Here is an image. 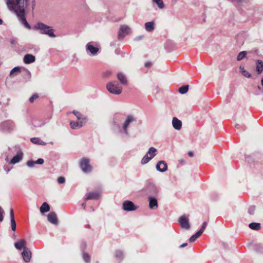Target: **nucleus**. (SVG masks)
Returning a JSON list of instances; mask_svg holds the SVG:
<instances>
[{"mask_svg": "<svg viewBox=\"0 0 263 263\" xmlns=\"http://www.w3.org/2000/svg\"><path fill=\"white\" fill-rule=\"evenodd\" d=\"M4 211L0 206V222L3 221V219H4Z\"/></svg>", "mask_w": 263, "mask_h": 263, "instance_id": "42", "label": "nucleus"}, {"mask_svg": "<svg viewBox=\"0 0 263 263\" xmlns=\"http://www.w3.org/2000/svg\"><path fill=\"white\" fill-rule=\"evenodd\" d=\"M10 219H11V229L12 231H15L16 230V222L14 219V215L13 213V209L10 210Z\"/></svg>", "mask_w": 263, "mask_h": 263, "instance_id": "25", "label": "nucleus"}, {"mask_svg": "<svg viewBox=\"0 0 263 263\" xmlns=\"http://www.w3.org/2000/svg\"><path fill=\"white\" fill-rule=\"evenodd\" d=\"M142 37H143L142 36H138V37H137L136 38V39H137V40H139L141 39L142 38Z\"/></svg>", "mask_w": 263, "mask_h": 263, "instance_id": "50", "label": "nucleus"}, {"mask_svg": "<svg viewBox=\"0 0 263 263\" xmlns=\"http://www.w3.org/2000/svg\"><path fill=\"white\" fill-rule=\"evenodd\" d=\"M201 232H197L195 234L192 235L190 238V241L192 242L195 241L196 239H197L201 235Z\"/></svg>", "mask_w": 263, "mask_h": 263, "instance_id": "35", "label": "nucleus"}, {"mask_svg": "<svg viewBox=\"0 0 263 263\" xmlns=\"http://www.w3.org/2000/svg\"><path fill=\"white\" fill-rule=\"evenodd\" d=\"M26 241L24 239H21L16 242L14 243V246L16 249L17 250H21L22 249L24 250V248H27L26 246Z\"/></svg>", "mask_w": 263, "mask_h": 263, "instance_id": "18", "label": "nucleus"}, {"mask_svg": "<svg viewBox=\"0 0 263 263\" xmlns=\"http://www.w3.org/2000/svg\"><path fill=\"white\" fill-rule=\"evenodd\" d=\"M123 253L121 250H117L115 252V257L117 259L121 260L123 258Z\"/></svg>", "mask_w": 263, "mask_h": 263, "instance_id": "34", "label": "nucleus"}, {"mask_svg": "<svg viewBox=\"0 0 263 263\" xmlns=\"http://www.w3.org/2000/svg\"><path fill=\"white\" fill-rule=\"evenodd\" d=\"M20 72L21 68L19 67H15L11 70L9 76L12 78L17 76Z\"/></svg>", "mask_w": 263, "mask_h": 263, "instance_id": "27", "label": "nucleus"}, {"mask_svg": "<svg viewBox=\"0 0 263 263\" xmlns=\"http://www.w3.org/2000/svg\"><path fill=\"white\" fill-rule=\"evenodd\" d=\"M158 197H149V208L151 210L156 209L158 206L157 198Z\"/></svg>", "mask_w": 263, "mask_h": 263, "instance_id": "14", "label": "nucleus"}, {"mask_svg": "<svg viewBox=\"0 0 263 263\" xmlns=\"http://www.w3.org/2000/svg\"><path fill=\"white\" fill-rule=\"evenodd\" d=\"M100 194L98 192H90L87 194L85 200L97 199L100 197Z\"/></svg>", "mask_w": 263, "mask_h": 263, "instance_id": "22", "label": "nucleus"}, {"mask_svg": "<svg viewBox=\"0 0 263 263\" xmlns=\"http://www.w3.org/2000/svg\"><path fill=\"white\" fill-rule=\"evenodd\" d=\"M238 2H241L242 0H236Z\"/></svg>", "mask_w": 263, "mask_h": 263, "instance_id": "56", "label": "nucleus"}, {"mask_svg": "<svg viewBox=\"0 0 263 263\" xmlns=\"http://www.w3.org/2000/svg\"><path fill=\"white\" fill-rule=\"evenodd\" d=\"M110 74H111V72L110 71H106V72H105V75L106 77H108Z\"/></svg>", "mask_w": 263, "mask_h": 263, "instance_id": "47", "label": "nucleus"}, {"mask_svg": "<svg viewBox=\"0 0 263 263\" xmlns=\"http://www.w3.org/2000/svg\"><path fill=\"white\" fill-rule=\"evenodd\" d=\"M130 32L131 29L129 26L126 25H122L120 26L119 30L118 37L119 40H122L126 35L129 34Z\"/></svg>", "mask_w": 263, "mask_h": 263, "instance_id": "8", "label": "nucleus"}, {"mask_svg": "<svg viewBox=\"0 0 263 263\" xmlns=\"http://www.w3.org/2000/svg\"><path fill=\"white\" fill-rule=\"evenodd\" d=\"M137 206L130 201H125L123 203V209L126 211H135L137 209Z\"/></svg>", "mask_w": 263, "mask_h": 263, "instance_id": "10", "label": "nucleus"}, {"mask_svg": "<svg viewBox=\"0 0 263 263\" xmlns=\"http://www.w3.org/2000/svg\"><path fill=\"white\" fill-rule=\"evenodd\" d=\"M239 125H238V124H237V125H235V127H236V128H239Z\"/></svg>", "mask_w": 263, "mask_h": 263, "instance_id": "52", "label": "nucleus"}, {"mask_svg": "<svg viewBox=\"0 0 263 263\" xmlns=\"http://www.w3.org/2000/svg\"><path fill=\"white\" fill-rule=\"evenodd\" d=\"M47 220L48 221L52 224H58V220L57 218V216L56 214L53 212H50L48 214L47 216Z\"/></svg>", "mask_w": 263, "mask_h": 263, "instance_id": "17", "label": "nucleus"}, {"mask_svg": "<svg viewBox=\"0 0 263 263\" xmlns=\"http://www.w3.org/2000/svg\"><path fill=\"white\" fill-rule=\"evenodd\" d=\"M108 91L114 95H120L122 91V87L116 82H109L106 85Z\"/></svg>", "mask_w": 263, "mask_h": 263, "instance_id": "3", "label": "nucleus"}, {"mask_svg": "<svg viewBox=\"0 0 263 263\" xmlns=\"http://www.w3.org/2000/svg\"><path fill=\"white\" fill-rule=\"evenodd\" d=\"M85 205H86V203H83L82 204V206L83 207H84V208H85Z\"/></svg>", "mask_w": 263, "mask_h": 263, "instance_id": "51", "label": "nucleus"}, {"mask_svg": "<svg viewBox=\"0 0 263 263\" xmlns=\"http://www.w3.org/2000/svg\"><path fill=\"white\" fill-rule=\"evenodd\" d=\"M117 78L122 85H127V80L125 76L123 73L122 72H119L117 74Z\"/></svg>", "mask_w": 263, "mask_h": 263, "instance_id": "23", "label": "nucleus"}, {"mask_svg": "<svg viewBox=\"0 0 263 263\" xmlns=\"http://www.w3.org/2000/svg\"><path fill=\"white\" fill-rule=\"evenodd\" d=\"M178 222L180 227L184 229L189 230L190 229V224L189 223V218L188 217L182 215L178 219Z\"/></svg>", "mask_w": 263, "mask_h": 263, "instance_id": "9", "label": "nucleus"}, {"mask_svg": "<svg viewBox=\"0 0 263 263\" xmlns=\"http://www.w3.org/2000/svg\"><path fill=\"white\" fill-rule=\"evenodd\" d=\"M39 97V96L37 93L33 94L30 98H29V101L30 103H32L34 100L36 99H37Z\"/></svg>", "mask_w": 263, "mask_h": 263, "instance_id": "40", "label": "nucleus"}, {"mask_svg": "<svg viewBox=\"0 0 263 263\" xmlns=\"http://www.w3.org/2000/svg\"><path fill=\"white\" fill-rule=\"evenodd\" d=\"M172 125L175 129L180 130L182 127V122L177 118L174 117L172 120Z\"/></svg>", "mask_w": 263, "mask_h": 263, "instance_id": "20", "label": "nucleus"}, {"mask_svg": "<svg viewBox=\"0 0 263 263\" xmlns=\"http://www.w3.org/2000/svg\"><path fill=\"white\" fill-rule=\"evenodd\" d=\"M256 70L258 74L263 72V62L261 60H257L256 61Z\"/></svg>", "mask_w": 263, "mask_h": 263, "instance_id": "21", "label": "nucleus"}, {"mask_svg": "<svg viewBox=\"0 0 263 263\" xmlns=\"http://www.w3.org/2000/svg\"><path fill=\"white\" fill-rule=\"evenodd\" d=\"M3 23V21L2 19L0 18V24H2Z\"/></svg>", "mask_w": 263, "mask_h": 263, "instance_id": "53", "label": "nucleus"}, {"mask_svg": "<svg viewBox=\"0 0 263 263\" xmlns=\"http://www.w3.org/2000/svg\"><path fill=\"white\" fill-rule=\"evenodd\" d=\"M9 171V169H6V172H7V173H8Z\"/></svg>", "mask_w": 263, "mask_h": 263, "instance_id": "55", "label": "nucleus"}, {"mask_svg": "<svg viewBox=\"0 0 263 263\" xmlns=\"http://www.w3.org/2000/svg\"><path fill=\"white\" fill-rule=\"evenodd\" d=\"M58 182L59 184H63L65 182V179L64 177H60L58 179Z\"/></svg>", "mask_w": 263, "mask_h": 263, "instance_id": "44", "label": "nucleus"}, {"mask_svg": "<svg viewBox=\"0 0 263 263\" xmlns=\"http://www.w3.org/2000/svg\"><path fill=\"white\" fill-rule=\"evenodd\" d=\"M23 158V153L18 152L15 156H14L11 160V163L15 164L22 160Z\"/></svg>", "mask_w": 263, "mask_h": 263, "instance_id": "24", "label": "nucleus"}, {"mask_svg": "<svg viewBox=\"0 0 263 263\" xmlns=\"http://www.w3.org/2000/svg\"><path fill=\"white\" fill-rule=\"evenodd\" d=\"M34 29L40 31L41 33L48 35L50 37H54L55 36L54 34L53 29H52L49 26L42 23H37L34 26Z\"/></svg>", "mask_w": 263, "mask_h": 263, "instance_id": "2", "label": "nucleus"}, {"mask_svg": "<svg viewBox=\"0 0 263 263\" xmlns=\"http://www.w3.org/2000/svg\"><path fill=\"white\" fill-rule=\"evenodd\" d=\"M83 260L86 262H89L90 261V256L86 253H83Z\"/></svg>", "mask_w": 263, "mask_h": 263, "instance_id": "38", "label": "nucleus"}, {"mask_svg": "<svg viewBox=\"0 0 263 263\" xmlns=\"http://www.w3.org/2000/svg\"><path fill=\"white\" fill-rule=\"evenodd\" d=\"M145 194L149 197H158L159 189L154 184L147 185L144 189Z\"/></svg>", "mask_w": 263, "mask_h": 263, "instance_id": "4", "label": "nucleus"}, {"mask_svg": "<svg viewBox=\"0 0 263 263\" xmlns=\"http://www.w3.org/2000/svg\"><path fill=\"white\" fill-rule=\"evenodd\" d=\"M87 121V118H82V121L79 122L71 121L70 123V127L72 129H77L84 125Z\"/></svg>", "mask_w": 263, "mask_h": 263, "instance_id": "12", "label": "nucleus"}, {"mask_svg": "<svg viewBox=\"0 0 263 263\" xmlns=\"http://www.w3.org/2000/svg\"><path fill=\"white\" fill-rule=\"evenodd\" d=\"M5 2L8 9L16 14L20 22L26 27L30 28L25 17V9L28 6L29 0H5Z\"/></svg>", "mask_w": 263, "mask_h": 263, "instance_id": "1", "label": "nucleus"}, {"mask_svg": "<svg viewBox=\"0 0 263 263\" xmlns=\"http://www.w3.org/2000/svg\"><path fill=\"white\" fill-rule=\"evenodd\" d=\"M189 87V86L188 85H183L179 88L178 91L181 94H185L187 92Z\"/></svg>", "mask_w": 263, "mask_h": 263, "instance_id": "33", "label": "nucleus"}, {"mask_svg": "<svg viewBox=\"0 0 263 263\" xmlns=\"http://www.w3.org/2000/svg\"><path fill=\"white\" fill-rule=\"evenodd\" d=\"M44 161L42 158L38 159L36 161H35V164H43Z\"/></svg>", "mask_w": 263, "mask_h": 263, "instance_id": "45", "label": "nucleus"}, {"mask_svg": "<svg viewBox=\"0 0 263 263\" xmlns=\"http://www.w3.org/2000/svg\"><path fill=\"white\" fill-rule=\"evenodd\" d=\"M157 150L154 147H151L145 155L143 157L141 161V164L142 165L147 163L156 155Z\"/></svg>", "mask_w": 263, "mask_h": 263, "instance_id": "6", "label": "nucleus"}, {"mask_svg": "<svg viewBox=\"0 0 263 263\" xmlns=\"http://www.w3.org/2000/svg\"><path fill=\"white\" fill-rule=\"evenodd\" d=\"M206 226H207V222H204L202 224V226L201 229L198 231V232H201V234H202V233L203 232Z\"/></svg>", "mask_w": 263, "mask_h": 263, "instance_id": "43", "label": "nucleus"}, {"mask_svg": "<svg viewBox=\"0 0 263 263\" xmlns=\"http://www.w3.org/2000/svg\"><path fill=\"white\" fill-rule=\"evenodd\" d=\"M9 171V169H6V172H7V173H8Z\"/></svg>", "mask_w": 263, "mask_h": 263, "instance_id": "54", "label": "nucleus"}, {"mask_svg": "<svg viewBox=\"0 0 263 263\" xmlns=\"http://www.w3.org/2000/svg\"><path fill=\"white\" fill-rule=\"evenodd\" d=\"M135 121V119L134 117L132 115H128L126 120L125 121L123 125V129L124 130V133L126 135H128V132H127V127L129 125V124Z\"/></svg>", "mask_w": 263, "mask_h": 263, "instance_id": "11", "label": "nucleus"}, {"mask_svg": "<svg viewBox=\"0 0 263 263\" xmlns=\"http://www.w3.org/2000/svg\"><path fill=\"white\" fill-rule=\"evenodd\" d=\"M90 160L86 158H82L80 162V167L85 173H88L92 171V167L89 164Z\"/></svg>", "mask_w": 263, "mask_h": 263, "instance_id": "7", "label": "nucleus"}, {"mask_svg": "<svg viewBox=\"0 0 263 263\" xmlns=\"http://www.w3.org/2000/svg\"><path fill=\"white\" fill-rule=\"evenodd\" d=\"M145 29L148 32H152L155 29V23L153 21L146 22L144 24Z\"/></svg>", "mask_w": 263, "mask_h": 263, "instance_id": "26", "label": "nucleus"}, {"mask_svg": "<svg viewBox=\"0 0 263 263\" xmlns=\"http://www.w3.org/2000/svg\"><path fill=\"white\" fill-rule=\"evenodd\" d=\"M72 113L77 117V119L80 121H82V118H85L83 117V116L79 111L73 110Z\"/></svg>", "mask_w": 263, "mask_h": 263, "instance_id": "37", "label": "nucleus"}, {"mask_svg": "<svg viewBox=\"0 0 263 263\" xmlns=\"http://www.w3.org/2000/svg\"><path fill=\"white\" fill-rule=\"evenodd\" d=\"M239 69L241 74L245 77L250 78L251 77V74L246 70L245 69L244 66L241 65L239 67Z\"/></svg>", "mask_w": 263, "mask_h": 263, "instance_id": "30", "label": "nucleus"}, {"mask_svg": "<svg viewBox=\"0 0 263 263\" xmlns=\"http://www.w3.org/2000/svg\"><path fill=\"white\" fill-rule=\"evenodd\" d=\"M30 140L33 143H34L36 144L43 145H45L46 144V143L45 142L42 141L39 138H32L30 139Z\"/></svg>", "mask_w": 263, "mask_h": 263, "instance_id": "29", "label": "nucleus"}, {"mask_svg": "<svg viewBox=\"0 0 263 263\" xmlns=\"http://www.w3.org/2000/svg\"><path fill=\"white\" fill-rule=\"evenodd\" d=\"M156 169L160 172H164L167 169V165L164 161H160L156 164Z\"/></svg>", "mask_w": 263, "mask_h": 263, "instance_id": "16", "label": "nucleus"}, {"mask_svg": "<svg viewBox=\"0 0 263 263\" xmlns=\"http://www.w3.org/2000/svg\"><path fill=\"white\" fill-rule=\"evenodd\" d=\"M22 256L23 260L25 262H28L30 261L31 257V252L28 248H24V250L22 253Z\"/></svg>", "mask_w": 263, "mask_h": 263, "instance_id": "15", "label": "nucleus"}, {"mask_svg": "<svg viewBox=\"0 0 263 263\" xmlns=\"http://www.w3.org/2000/svg\"><path fill=\"white\" fill-rule=\"evenodd\" d=\"M188 155L190 157H193L194 156V153L193 152H189Z\"/></svg>", "mask_w": 263, "mask_h": 263, "instance_id": "48", "label": "nucleus"}, {"mask_svg": "<svg viewBox=\"0 0 263 263\" xmlns=\"http://www.w3.org/2000/svg\"><path fill=\"white\" fill-rule=\"evenodd\" d=\"M151 65H152V64H151V62H146V63L145 64V66L146 67H150V66H151Z\"/></svg>", "mask_w": 263, "mask_h": 263, "instance_id": "46", "label": "nucleus"}, {"mask_svg": "<svg viewBox=\"0 0 263 263\" xmlns=\"http://www.w3.org/2000/svg\"><path fill=\"white\" fill-rule=\"evenodd\" d=\"M86 51L89 55H96L99 51L98 45L96 42H90L86 45Z\"/></svg>", "mask_w": 263, "mask_h": 263, "instance_id": "5", "label": "nucleus"}, {"mask_svg": "<svg viewBox=\"0 0 263 263\" xmlns=\"http://www.w3.org/2000/svg\"><path fill=\"white\" fill-rule=\"evenodd\" d=\"M23 60L25 64H28L34 62L35 57L32 54H27L24 56Z\"/></svg>", "mask_w": 263, "mask_h": 263, "instance_id": "19", "label": "nucleus"}, {"mask_svg": "<svg viewBox=\"0 0 263 263\" xmlns=\"http://www.w3.org/2000/svg\"><path fill=\"white\" fill-rule=\"evenodd\" d=\"M247 55V51H243L239 53L237 55V61H240L242 60Z\"/></svg>", "mask_w": 263, "mask_h": 263, "instance_id": "36", "label": "nucleus"}, {"mask_svg": "<svg viewBox=\"0 0 263 263\" xmlns=\"http://www.w3.org/2000/svg\"><path fill=\"white\" fill-rule=\"evenodd\" d=\"M1 127L4 131H10L13 129L14 124L11 121H7L2 123Z\"/></svg>", "mask_w": 263, "mask_h": 263, "instance_id": "13", "label": "nucleus"}, {"mask_svg": "<svg viewBox=\"0 0 263 263\" xmlns=\"http://www.w3.org/2000/svg\"><path fill=\"white\" fill-rule=\"evenodd\" d=\"M255 210V206L254 205L250 206L248 210V213L250 215H253Z\"/></svg>", "mask_w": 263, "mask_h": 263, "instance_id": "39", "label": "nucleus"}, {"mask_svg": "<svg viewBox=\"0 0 263 263\" xmlns=\"http://www.w3.org/2000/svg\"><path fill=\"white\" fill-rule=\"evenodd\" d=\"M35 164V161H32V160H29V161H27V165L29 167H33Z\"/></svg>", "mask_w": 263, "mask_h": 263, "instance_id": "41", "label": "nucleus"}, {"mask_svg": "<svg viewBox=\"0 0 263 263\" xmlns=\"http://www.w3.org/2000/svg\"><path fill=\"white\" fill-rule=\"evenodd\" d=\"M249 227L252 230H259L260 229V224L259 223L252 222L249 224Z\"/></svg>", "mask_w": 263, "mask_h": 263, "instance_id": "31", "label": "nucleus"}, {"mask_svg": "<svg viewBox=\"0 0 263 263\" xmlns=\"http://www.w3.org/2000/svg\"><path fill=\"white\" fill-rule=\"evenodd\" d=\"M40 210L42 213L47 212L50 210V206L47 202H44L40 207Z\"/></svg>", "mask_w": 263, "mask_h": 263, "instance_id": "28", "label": "nucleus"}, {"mask_svg": "<svg viewBox=\"0 0 263 263\" xmlns=\"http://www.w3.org/2000/svg\"><path fill=\"white\" fill-rule=\"evenodd\" d=\"M153 3H155L159 9H162L165 7V5L162 0H152Z\"/></svg>", "mask_w": 263, "mask_h": 263, "instance_id": "32", "label": "nucleus"}, {"mask_svg": "<svg viewBox=\"0 0 263 263\" xmlns=\"http://www.w3.org/2000/svg\"><path fill=\"white\" fill-rule=\"evenodd\" d=\"M187 245V243H184L180 246V248H183Z\"/></svg>", "mask_w": 263, "mask_h": 263, "instance_id": "49", "label": "nucleus"}]
</instances>
